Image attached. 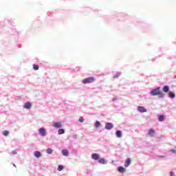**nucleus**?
<instances>
[{
  "instance_id": "1",
  "label": "nucleus",
  "mask_w": 176,
  "mask_h": 176,
  "mask_svg": "<svg viewBox=\"0 0 176 176\" xmlns=\"http://www.w3.org/2000/svg\"><path fill=\"white\" fill-rule=\"evenodd\" d=\"M151 94L153 96H155L156 95H158L159 98H164V94L160 91V87H157V88H155V89H153V91H151Z\"/></svg>"
},
{
  "instance_id": "2",
  "label": "nucleus",
  "mask_w": 176,
  "mask_h": 176,
  "mask_svg": "<svg viewBox=\"0 0 176 176\" xmlns=\"http://www.w3.org/2000/svg\"><path fill=\"white\" fill-rule=\"evenodd\" d=\"M96 78L94 77H87L82 80L83 84H90L91 82H94Z\"/></svg>"
},
{
  "instance_id": "3",
  "label": "nucleus",
  "mask_w": 176,
  "mask_h": 176,
  "mask_svg": "<svg viewBox=\"0 0 176 176\" xmlns=\"http://www.w3.org/2000/svg\"><path fill=\"white\" fill-rule=\"evenodd\" d=\"M38 134L41 135V137H45L46 130L45 129V128H40L38 129Z\"/></svg>"
},
{
  "instance_id": "4",
  "label": "nucleus",
  "mask_w": 176,
  "mask_h": 176,
  "mask_svg": "<svg viewBox=\"0 0 176 176\" xmlns=\"http://www.w3.org/2000/svg\"><path fill=\"white\" fill-rule=\"evenodd\" d=\"M113 128V125L111 122H107L105 125V129H107L108 131L112 129Z\"/></svg>"
},
{
  "instance_id": "5",
  "label": "nucleus",
  "mask_w": 176,
  "mask_h": 176,
  "mask_svg": "<svg viewBox=\"0 0 176 176\" xmlns=\"http://www.w3.org/2000/svg\"><path fill=\"white\" fill-rule=\"evenodd\" d=\"M31 107H32V104L30 102H27L24 104V108L25 109H30Z\"/></svg>"
},
{
  "instance_id": "6",
  "label": "nucleus",
  "mask_w": 176,
  "mask_h": 176,
  "mask_svg": "<svg viewBox=\"0 0 176 176\" xmlns=\"http://www.w3.org/2000/svg\"><path fill=\"white\" fill-rule=\"evenodd\" d=\"M63 124L61 122H54L53 124V126L55 127V129H60Z\"/></svg>"
},
{
  "instance_id": "7",
  "label": "nucleus",
  "mask_w": 176,
  "mask_h": 176,
  "mask_svg": "<svg viewBox=\"0 0 176 176\" xmlns=\"http://www.w3.org/2000/svg\"><path fill=\"white\" fill-rule=\"evenodd\" d=\"M138 109V111H140V113H146L147 111V109H145V107H143L142 106H139Z\"/></svg>"
},
{
  "instance_id": "8",
  "label": "nucleus",
  "mask_w": 176,
  "mask_h": 176,
  "mask_svg": "<svg viewBox=\"0 0 176 176\" xmlns=\"http://www.w3.org/2000/svg\"><path fill=\"white\" fill-rule=\"evenodd\" d=\"M91 157L95 160H98V159H100V155L98 153H92Z\"/></svg>"
},
{
  "instance_id": "9",
  "label": "nucleus",
  "mask_w": 176,
  "mask_h": 176,
  "mask_svg": "<svg viewBox=\"0 0 176 176\" xmlns=\"http://www.w3.org/2000/svg\"><path fill=\"white\" fill-rule=\"evenodd\" d=\"M131 163V159H130V157H127V159L126 160L125 162V167H128Z\"/></svg>"
},
{
  "instance_id": "10",
  "label": "nucleus",
  "mask_w": 176,
  "mask_h": 176,
  "mask_svg": "<svg viewBox=\"0 0 176 176\" xmlns=\"http://www.w3.org/2000/svg\"><path fill=\"white\" fill-rule=\"evenodd\" d=\"M118 171H119L120 173H125L126 168H124V167H123L122 166H120L118 167Z\"/></svg>"
},
{
  "instance_id": "11",
  "label": "nucleus",
  "mask_w": 176,
  "mask_h": 176,
  "mask_svg": "<svg viewBox=\"0 0 176 176\" xmlns=\"http://www.w3.org/2000/svg\"><path fill=\"white\" fill-rule=\"evenodd\" d=\"M99 163H101L102 164H105L106 160L104 159V157H99L98 159Z\"/></svg>"
},
{
  "instance_id": "12",
  "label": "nucleus",
  "mask_w": 176,
  "mask_h": 176,
  "mask_svg": "<svg viewBox=\"0 0 176 176\" xmlns=\"http://www.w3.org/2000/svg\"><path fill=\"white\" fill-rule=\"evenodd\" d=\"M34 156L35 157H41V156H42V154L39 151H35Z\"/></svg>"
},
{
  "instance_id": "13",
  "label": "nucleus",
  "mask_w": 176,
  "mask_h": 176,
  "mask_svg": "<svg viewBox=\"0 0 176 176\" xmlns=\"http://www.w3.org/2000/svg\"><path fill=\"white\" fill-rule=\"evenodd\" d=\"M154 133H155V129H149L148 134L151 135V137H153Z\"/></svg>"
},
{
  "instance_id": "14",
  "label": "nucleus",
  "mask_w": 176,
  "mask_h": 176,
  "mask_svg": "<svg viewBox=\"0 0 176 176\" xmlns=\"http://www.w3.org/2000/svg\"><path fill=\"white\" fill-rule=\"evenodd\" d=\"M162 91H164V92H168L169 91V87L168 85H165L163 88H162Z\"/></svg>"
},
{
  "instance_id": "15",
  "label": "nucleus",
  "mask_w": 176,
  "mask_h": 176,
  "mask_svg": "<svg viewBox=\"0 0 176 176\" xmlns=\"http://www.w3.org/2000/svg\"><path fill=\"white\" fill-rule=\"evenodd\" d=\"M165 118H166L165 116H159L158 117V120L160 122L164 121Z\"/></svg>"
},
{
  "instance_id": "16",
  "label": "nucleus",
  "mask_w": 176,
  "mask_h": 176,
  "mask_svg": "<svg viewBox=\"0 0 176 176\" xmlns=\"http://www.w3.org/2000/svg\"><path fill=\"white\" fill-rule=\"evenodd\" d=\"M116 135L117 137H122V133L121 131H117L116 132Z\"/></svg>"
},
{
  "instance_id": "17",
  "label": "nucleus",
  "mask_w": 176,
  "mask_h": 176,
  "mask_svg": "<svg viewBox=\"0 0 176 176\" xmlns=\"http://www.w3.org/2000/svg\"><path fill=\"white\" fill-rule=\"evenodd\" d=\"M2 134L3 135H4L5 137H8V135H9V132L8 131H2Z\"/></svg>"
},
{
  "instance_id": "18",
  "label": "nucleus",
  "mask_w": 176,
  "mask_h": 176,
  "mask_svg": "<svg viewBox=\"0 0 176 176\" xmlns=\"http://www.w3.org/2000/svg\"><path fill=\"white\" fill-rule=\"evenodd\" d=\"M33 69H34V71H38V69H39V65H33Z\"/></svg>"
},
{
  "instance_id": "19",
  "label": "nucleus",
  "mask_w": 176,
  "mask_h": 176,
  "mask_svg": "<svg viewBox=\"0 0 176 176\" xmlns=\"http://www.w3.org/2000/svg\"><path fill=\"white\" fill-rule=\"evenodd\" d=\"M168 95H169L170 98H175V95L174 92H169Z\"/></svg>"
},
{
  "instance_id": "20",
  "label": "nucleus",
  "mask_w": 176,
  "mask_h": 176,
  "mask_svg": "<svg viewBox=\"0 0 176 176\" xmlns=\"http://www.w3.org/2000/svg\"><path fill=\"white\" fill-rule=\"evenodd\" d=\"M121 76V73H116L114 76H113V78H118V77H120Z\"/></svg>"
},
{
  "instance_id": "21",
  "label": "nucleus",
  "mask_w": 176,
  "mask_h": 176,
  "mask_svg": "<svg viewBox=\"0 0 176 176\" xmlns=\"http://www.w3.org/2000/svg\"><path fill=\"white\" fill-rule=\"evenodd\" d=\"M100 126H101L100 122H99V121H96V125H95L96 128H100Z\"/></svg>"
},
{
  "instance_id": "22",
  "label": "nucleus",
  "mask_w": 176,
  "mask_h": 176,
  "mask_svg": "<svg viewBox=\"0 0 176 176\" xmlns=\"http://www.w3.org/2000/svg\"><path fill=\"white\" fill-rule=\"evenodd\" d=\"M53 153V150L52 148H47V153L49 155L52 154Z\"/></svg>"
},
{
  "instance_id": "23",
  "label": "nucleus",
  "mask_w": 176,
  "mask_h": 176,
  "mask_svg": "<svg viewBox=\"0 0 176 176\" xmlns=\"http://www.w3.org/2000/svg\"><path fill=\"white\" fill-rule=\"evenodd\" d=\"M58 171H61V170H64V166H63V165H60L58 168H57Z\"/></svg>"
},
{
  "instance_id": "24",
  "label": "nucleus",
  "mask_w": 176,
  "mask_h": 176,
  "mask_svg": "<svg viewBox=\"0 0 176 176\" xmlns=\"http://www.w3.org/2000/svg\"><path fill=\"white\" fill-rule=\"evenodd\" d=\"M58 133L59 135L64 134L65 133L64 129H59Z\"/></svg>"
},
{
  "instance_id": "25",
  "label": "nucleus",
  "mask_w": 176,
  "mask_h": 176,
  "mask_svg": "<svg viewBox=\"0 0 176 176\" xmlns=\"http://www.w3.org/2000/svg\"><path fill=\"white\" fill-rule=\"evenodd\" d=\"M62 153H63V155H64V156H67V150H63L62 151Z\"/></svg>"
},
{
  "instance_id": "26",
  "label": "nucleus",
  "mask_w": 176,
  "mask_h": 176,
  "mask_svg": "<svg viewBox=\"0 0 176 176\" xmlns=\"http://www.w3.org/2000/svg\"><path fill=\"white\" fill-rule=\"evenodd\" d=\"M83 121H84L83 117H80V118H79V122H83Z\"/></svg>"
},
{
  "instance_id": "27",
  "label": "nucleus",
  "mask_w": 176,
  "mask_h": 176,
  "mask_svg": "<svg viewBox=\"0 0 176 176\" xmlns=\"http://www.w3.org/2000/svg\"><path fill=\"white\" fill-rule=\"evenodd\" d=\"M12 153L13 155H17V151H15V150H13V151H12Z\"/></svg>"
},
{
  "instance_id": "28",
  "label": "nucleus",
  "mask_w": 176,
  "mask_h": 176,
  "mask_svg": "<svg viewBox=\"0 0 176 176\" xmlns=\"http://www.w3.org/2000/svg\"><path fill=\"white\" fill-rule=\"evenodd\" d=\"M170 176H175V173H173V171H170Z\"/></svg>"
},
{
  "instance_id": "29",
  "label": "nucleus",
  "mask_w": 176,
  "mask_h": 176,
  "mask_svg": "<svg viewBox=\"0 0 176 176\" xmlns=\"http://www.w3.org/2000/svg\"><path fill=\"white\" fill-rule=\"evenodd\" d=\"M170 152H173L174 153H175L176 149H170Z\"/></svg>"
},
{
  "instance_id": "30",
  "label": "nucleus",
  "mask_w": 176,
  "mask_h": 176,
  "mask_svg": "<svg viewBox=\"0 0 176 176\" xmlns=\"http://www.w3.org/2000/svg\"><path fill=\"white\" fill-rule=\"evenodd\" d=\"M14 167H16V164H13Z\"/></svg>"
}]
</instances>
